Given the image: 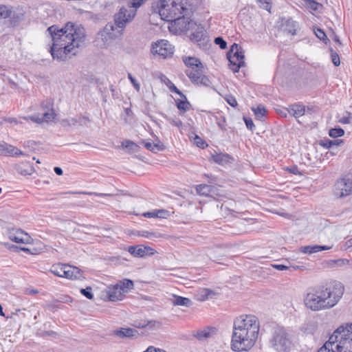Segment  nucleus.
Listing matches in <instances>:
<instances>
[{"label": "nucleus", "mask_w": 352, "mask_h": 352, "mask_svg": "<svg viewBox=\"0 0 352 352\" xmlns=\"http://www.w3.org/2000/svg\"><path fill=\"white\" fill-rule=\"evenodd\" d=\"M270 346L276 352H290L292 346L291 336L283 327L274 329L270 339Z\"/></svg>", "instance_id": "nucleus-5"}, {"label": "nucleus", "mask_w": 352, "mask_h": 352, "mask_svg": "<svg viewBox=\"0 0 352 352\" xmlns=\"http://www.w3.org/2000/svg\"><path fill=\"white\" fill-rule=\"evenodd\" d=\"M352 194V179L342 177L338 179L333 186V195L337 198H344Z\"/></svg>", "instance_id": "nucleus-11"}, {"label": "nucleus", "mask_w": 352, "mask_h": 352, "mask_svg": "<svg viewBox=\"0 0 352 352\" xmlns=\"http://www.w3.org/2000/svg\"><path fill=\"white\" fill-rule=\"evenodd\" d=\"M54 102L52 99H47L42 102L41 107L47 110H53Z\"/></svg>", "instance_id": "nucleus-56"}, {"label": "nucleus", "mask_w": 352, "mask_h": 352, "mask_svg": "<svg viewBox=\"0 0 352 352\" xmlns=\"http://www.w3.org/2000/svg\"><path fill=\"white\" fill-rule=\"evenodd\" d=\"M305 6L313 11H318L323 9V5L316 0H307L305 1Z\"/></svg>", "instance_id": "nucleus-36"}, {"label": "nucleus", "mask_w": 352, "mask_h": 352, "mask_svg": "<svg viewBox=\"0 0 352 352\" xmlns=\"http://www.w3.org/2000/svg\"><path fill=\"white\" fill-rule=\"evenodd\" d=\"M181 14L172 15L167 21H173L174 25L180 32H185L188 30L192 25V21L190 19L191 11L187 8V12L184 13L183 10H179Z\"/></svg>", "instance_id": "nucleus-10"}, {"label": "nucleus", "mask_w": 352, "mask_h": 352, "mask_svg": "<svg viewBox=\"0 0 352 352\" xmlns=\"http://www.w3.org/2000/svg\"><path fill=\"white\" fill-rule=\"evenodd\" d=\"M258 2L260 3V7L266 10L268 12H271L272 8V3L271 0H258Z\"/></svg>", "instance_id": "nucleus-50"}, {"label": "nucleus", "mask_w": 352, "mask_h": 352, "mask_svg": "<svg viewBox=\"0 0 352 352\" xmlns=\"http://www.w3.org/2000/svg\"><path fill=\"white\" fill-rule=\"evenodd\" d=\"M319 294L326 303L327 309L333 307L340 301L344 292L342 283L338 280H330L315 285Z\"/></svg>", "instance_id": "nucleus-4"}, {"label": "nucleus", "mask_w": 352, "mask_h": 352, "mask_svg": "<svg viewBox=\"0 0 352 352\" xmlns=\"http://www.w3.org/2000/svg\"><path fill=\"white\" fill-rule=\"evenodd\" d=\"M45 308L48 311L54 312L58 309H63V306L58 302H56V299H54L52 302L46 303Z\"/></svg>", "instance_id": "nucleus-39"}, {"label": "nucleus", "mask_w": 352, "mask_h": 352, "mask_svg": "<svg viewBox=\"0 0 352 352\" xmlns=\"http://www.w3.org/2000/svg\"><path fill=\"white\" fill-rule=\"evenodd\" d=\"M15 18V12L13 10L12 7L0 5V18L1 19H7V18Z\"/></svg>", "instance_id": "nucleus-28"}, {"label": "nucleus", "mask_w": 352, "mask_h": 352, "mask_svg": "<svg viewBox=\"0 0 352 352\" xmlns=\"http://www.w3.org/2000/svg\"><path fill=\"white\" fill-rule=\"evenodd\" d=\"M194 143L199 148H204L208 146L206 142L197 135L194 138Z\"/></svg>", "instance_id": "nucleus-53"}, {"label": "nucleus", "mask_w": 352, "mask_h": 352, "mask_svg": "<svg viewBox=\"0 0 352 352\" xmlns=\"http://www.w3.org/2000/svg\"><path fill=\"white\" fill-rule=\"evenodd\" d=\"M259 332V322L253 315H242L234 321L231 349L236 352L248 351L255 344Z\"/></svg>", "instance_id": "nucleus-1"}, {"label": "nucleus", "mask_w": 352, "mask_h": 352, "mask_svg": "<svg viewBox=\"0 0 352 352\" xmlns=\"http://www.w3.org/2000/svg\"><path fill=\"white\" fill-rule=\"evenodd\" d=\"M147 0H131L128 3V6L130 8H139L141 7Z\"/></svg>", "instance_id": "nucleus-48"}, {"label": "nucleus", "mask_w": 352, "mask_h": 352, "mask_svg": "<svg viewBox=\"0 0 352 352\" xmlns=\"http://www.w3.org/2000/svg\"><path fill=\"white\" fill-rule=\"evenodd\" d=\"M182 98V100H180V99L175 100L176 107L180 111L186 112L190 109L191 104L188 101L187 98L185 95H184V97H183Z\"/></svg>", "instance_id": "nucleus-30"}, {"label": "nucleus", "mask_w": 352, "mask_h": 352, "mask_svg": "<svg viewBox=\"0 0 352 352\" xmlns=\"http://www.w3.org/2000/svg\"><path fill=\"white\" fill-rule=\"evenodd\" d=\"M183 62L184 64L188 67H190L189 70H196L199 69L201 70L204 69V65L201 60L194 56H183L182 57Z\"/></svg>", "instance_id": "nucleus-20"}, {"label": "nucleus", "mask_w": 352, "mask_h": 352, "mask_svg": "<svg viewBox=\"0 0 352 352\" xmlns=\"http://www.w3.org/2000/svg\"><path fill=\"white\" fill-rule=\"evenodd\" d=\"M113 334L122 338H134L137 337L138 335V331L135 329L127 327L115 330L113 331Z\"/></svg>", "instance_id": "nucleus-23"}, {"label": "nucleus", "mask_w": 352, "mask_h": 352, "mask_svg": "<svg viewBox=\"0 0 352 352\" xmlns=\"http://www.w3.org/2000/svg\"><path fill=\"white\" fill-rule=\"evenodd\" d=\"M190 40L196 43L200 48L206 50L209 43V36L204 28L198 26L197 30L190 35Z\"/></svg>", "instance_id": "nucleus-14"}, {"label": "nucleus", "mask_w": 352, "mask_h": 352, "mask_svg": "<svg viewBox=\"0 0 352 352\" xmlns=\"http://www.w3.org/2000/svg\"><path fill=\"white\" fill-rule=\"evenodd\" d=\"M128 78L133 85V87L136 89V91H139L140 89V85L137 81V80L130 73L128 74Z\"/></svg>", "instance_id": "nucleus-59"}, {"label": "nucleus", "mask_w": 352, "mask_h": 352, "mask_svg": "<svg viewBox=\"0 0 352 352\" xmlns=\"http://www.w3.org/2000/svg\"><path fill=\"white\" fill-rule=\"evenodd\" d=\"M319 144L325 148H330L333 146V140L327 138L323 139L320 141Z\"/></svg>", "instance_id": "nucleus-61"}, {"label": "nucleus", "mask_w": 352, "mask_h": 352, "mask_svg": "<svg viewBox=\"0 0 352 352\" xmlns=\"http://www.w3.org/2000/svg\"><path fill=\"white\" fill-rule=\"evenodd\" d=\"M318 352H352V322L338 327Z\"/></svg>", "instance_id": "nucleus-2"}, {"label": "nucleus", "mask_w": 352, "mask_h": 352, "mask_svg": "<svg viewBox=\"0 0 352 352\" xmlns=\"http://www.w3.org/2000/svg\"><path fill=\"white\" fill-rule=\"evenodd\" d=\"M214 43L219 46L221 50L227 48V42L221 36H217L214 38Z\"/></svg>", "instance_id": "nucleus-51"}, {"label": "nucleus", "mask_w": 352, "mask_h": 352, "mask_svg": "<svg viewBox=\"0 0 352 352\" xmlns=\"http://www.w3.org/2000/svg\"><path fill=\"white\" fill-rule=\"evenodd\" d=\"M43 250V244L38 239H36L33 243L23 246V252L28 254L37 255L41 254Z\"/></svg>", "instance_id": "nucleus-18"}, {"label": "nucleus", "mask_w": 352, "mask_h": 352, "mask_svg": "<svg viewBox=\"0 0 352 352\" xmlns=\"http://www.w3.org/2000/svg\"><path fill=\"white\" fill-rule=\"evenodd\" d=\"M153 146L154 147L155 153L158 151H163L165 150L166 146L160 140L158 137H156L155 139V142H153Z\"/></svg>", "instance_id": "nucleus-45"}, {"label": "nucleus", "mask_w": 352, "mask_h": 352, "mask_svg": "<svg viewBox=\"0 0 352 352\" xmlns=\"http://www.w3.org/2000/svg\"><path fill=\"white\" fill-rule=\"evenodd\" d=\"M36 239H32L26 232L23 230V245L33 243Z\"/></svg>", "instance_id": "nucleus-63"}, {"label": "nucleus", "mask_w": 352, "mask_h": 352, "mask_svg": "<svg viewBox=\"0 0 352 352\" xmlns=\"http://www.w3.org/2000/svg\"><path fill=\"white\" fill-rule=\"evenodd\" d=\"M283 20L285 21L283 23V26L284 27L285 31L287 32L292 35L296 34L298 23L294 21L292 18L283 19Z\"/></svg>", "instance_id": "nucleus-26"}, {"label": "nucleus", "mask_w": 352, "mask_h": 352, "mask_svg": "<svg viewBox=\"0 0 352 352\" xmlns=\"http://www.w3.org/2000/svg\"><path fill=\"white\" fill-rule=\"evenodd\" d=\"M212 159L215 163L222 166L231 164L234 161V159L232 155L222 153L213 154L212 155Z\"/></svg>", "instance_id": "nucleus-21"}, {"label": "nucleus", "mask_w": 352, "mask_h": 352, "mask_svg": "<svg viewBox=\"0 0 352 352\" xmlns=\"http://www.w3.org/2000/svg\"><path fill=\"white\" fill-rule=\"evenodd\" d=\"M225 100L232 107H236L238 104L235 97L232 95H227Z\"/></svg>", "instance_id": "nucleus-60"}, {"label": "nucleus", "mask_w": 352, "mask_h": 352, "mask_svg": "<svg viewBox=\"0 0 352 352\" xmlns=\"http://www.w3.org/2000/svg\"><path fill=\"white\" fill-rule=\"evenodd\" d=\"M66 264L57 263L52 266L50 272L58 277L65 278Z\"/></svg>", "instance_id": "nucleus-27"}, {"label": "nucleus", "mask_w": 352, "mask_h": 352, "mask_svg": "<svg viewBox=\"0 0 352 352\" xmlns=\"http://www.w3.org/2000/svg\"><path fill=\"white\" fill-rule=\"evenodd\" d=\"M80 294L86 297L89 300H92L94 298V294L92 293V288L91 287H87L86 288H82L80 291Z\"/></svg>", "instance_id": "nucleus-47"}, {"label": "nucleus", "mask_w": 352, "mask_h": 352, "mask_svg": "<svg viewBox=\"0 0 352 352\" xmlns=\"http://www.w3.org/2000/svg\"><path fill=\"white\" fill-rule=\"evenodd\" d=\"M128 10L124 6H122L118 12L116 13L113 16L114 23L117 28L123 30L126 24L132 21L136 14V11H131L128 13Z\"/></svg>", "instance_id": "nucleus-12"}, {"label": "nucleus", "mask_w": 352, "mask_h": 352, "mask_svg": "<svg viewBox=\"0 0 352 352\" xmlns=\"http://www.w3.org/2000/svg\"><path fill=\"white\" fill-rule=\"evenodd\" d=\"M173 304L174 305L185 306L187 307H190L192 305V300L186 297L180 296L173 295Z\"/></svg>", "instance_id": "nucleus-29"}, {"label": "nucleus", "mask_w": 352, "mask_h": 352, "mask_svg": "<svg viewBox=\"0 0 352 352\" xmlns=\"http://www.w3.org/2000/svg\"><path fill=\"white\" fill-rule=\"evenodd\" d=\"M314 32L318 38L322 41L324 44L330 42L324 31L320 28L314 27Z\"/></svg>", "instance_id": "nucleus-34"}, {"label": "nucleus", "mask_w": 352, "mask_h": 352, "mask_svg": "<svg viewBox=\"0 0 352 352\" xmlns=\"http://www.w3.org/2000/svg\"><path fill=\"white\" fill-rule=\"evenodd\" d=\"M56 302L59 303H67L69 304L73 302V298L68 295H60L58 298H56Z\"/></svg>", "instance_id": "nucleus-49"}, {"label": "nucleus", "mask_w": 352, "mask_h": 352, "mask_svg": "<svg viewBox=\"0 0 352 352\" xmlns=\"http://www.w3.org/2000/svg\"><path fill=\"white\" fill-rule=\"evenodd\" d=\"M197 194L205 197H209L210 185L208 184H199L195 187Z\"/></svg>", "instance_id": "nucleus-35"}, {"label": "nucleus", "mask_w": 352, "mask_h": 352, "mask_svg": "<svg viewBox=\"0 0 352 352\" xmlns=\"http://www.w3.org/2000/svg\"><path fill=\"white\" fill-rule=\"evenodd\" d=\"M179 10L187 12L186 2L184 0H162L160 5V15L166 14V17L181 14Z\"/></svg>", "instance_id": "nucleus-8"}, {"label": "nucleus", "mask_w": 352, "mask_h": 352, "mask_svg": "<svg viewBox=\"0 0 352 352\" xmlns=\"http://www.w3.org/2000/svg\"><path fill=\"white\" fill-rule=\"evenodd\" d=\"M34 171L32 163L26 159L23 160V175H31Z\"/></svg>", "instance_id": "nucleus-40"}, {"label": "nucleus", "mask_w": 352, "mask_h": 352, "mask_svg": "<svg viewBox=\"0 0 352 352\" xmlns=\"http://www.w3.org/2000/svg\"><path fill=\"white\" fill-rule=\"evenodd\" d=\"M127 251L134 257L143 258L145 256L155 254L156 251L149 246L144 245H131L126 248Z\"/></svg>", "instance_id": "nucleus-16"}, {"label": "nucleus", "mask_w": 352, "mask_h": 352, "mask_svg": "<svg viewBox=\"0 0 352 352\" xmlns=\"http://www.w3.org/2000/svg\"><path fill=\"white\" fill-rule=\"evenodd\" d=\"M286 171L289 173L296 175H302V173L299 170L298 167L296 165H292L289 167H286L285 169Z\"/></svg>", "instance_id": "nucleus-55"}, {"label": "nucleus", "mask_w": 352, "mask_h": 352, "mask_svg": "<svg viewBox=\"0 0 352 352\" xmlns=\"http://www.w3.org/2000/svg\"><path fill=\"white\" fill-rule=\"evenodd\" d=\"M52 37V45L50 46L49 52L53 59L58 61L65 60L67 58H70L72 56H75L77 50L72 47L67 42L60 36L63 33L62 30H59V26L52 25L47 29Z\"/></svg>", "instance_id": "nucleus-3"}, {"label": "nucleus", "mask_w": 352, "mask_h": 352, "mask_svg": "<svg viewBox=\"0 0 352 352\" xmlns=\"http://www.w3.org/2000/svg\"><path fill=\"white\" fill-rule=\"evenodd\" d=\"M124 296V293L118 284L115 285L112 288H109L108 291V298L110 301L122 300Z\"/></svg>", "instance_id": "nucleus-19"}, {"label": "nucleus", "mask_w": 352, "mask_h": 352, "mask_svg": "<svg viewBox=\"0 0 352 352\" xmlns=\"http://www.w3.org/2000/svg\"><path fill=\"white\" fill-rule=\"evenodd\" d=\"M287 111L291 116L298 118L305 114V107L303 104L295 103L287 108Z\"/></svg>", "instance_id": "nucleus-24"}, {"label": "nucleus", "mask_w": 352, "mask_h": 352, "mask_svg": "<svg viewBox=\"0 0 352 352\" xmlns=\"http://www.w3.org/2000/svg\"><path fill=\"white\" fill-rule=\"evenodd\" d=\"M329 50L333 64L336 67H338L340 65V60L338 54L332 47H330Z\"/></svg>", "instance_id": "nucleus-44"}, {"label": "nucleus", "mask_w": 352, "mask_h": 352, "mask_svg": "<svg viewBox=\"0 0 352 352\" xmlns=\"http://www.w3.org/2000/svg\"><path fill=\"white\" fill-rule=\"evenodd\" d=\"M252 110L254 111L256 118L262 120L263 118L266 116L267 111L264 105L260 104L256 108L252 107Z\"/></svg>", "instance_id": "nucleus-33"}, {"label": "nucleus", "mask_w": 352, "mask_h": 352, "mask_svg": "<svg viewBox=\"0 0 352 352\" xmlns=\"http://www.w3.org/2000/svg\"><path fill=\"white\" fill-rule=\"evenodd\" d=\"M318 325L316 322H309L305 324L303 327V331L306 334L313 335L317 330Z\"/></svg>", "instance_id": "nucleus-38"}, {"label": "nucleus", "mask_w": 352, "mask_h": 352, "mask_svg": "<svg viewBox=\"0 0 352 352\" xmlns=\"http://www.w3.org/2000/svg\"><path fill=\"white\" fill-rule=\"evenodd\" d=\"M243 119L246 125V127L249 130L253 131L255 128V126H254L252 119L251 118H248L246 116H243Z\"/></svg>", "instance_id": "nucleus-54"}, {"label": "nucleus", "mask_w": 352, "mask_h": 352, "mask_svg": "<svg viewBox=\"0 0 352 352\" xmlns=\"http://www.w3.org/2000/svg\"><path fill=\"white\" fill-rule=\"evenodd\" d=\"M151 52L166 58L173 54L174 48L167 41L160 40V41L152 44Z\"/></svg>", "instance_id": "nucleus-13"}, {"label": "nucleus", "mask_w": 352, "mask_h": 352, "mask_svg": "<svg viewBox=\"0 0 352 352\" xmlns=\"http://www.w3.org/2000/svg\"><path fill=\"white\" fill-rule=\"evenodd\" d=\"M222 195L219 192V189L217 187L214 186L210 185V197H212L214 199H217L216 197H221Z\"/></svg>", "instance_id": "nucleus-52"}, {"label": "nucleus", "mask_w": 352, "mask_h": 352, "mask_svg": "<svg viewBox=\"0 0 352 352\" xmlns=\"http://www.w3.org/2000/svg\"><path fill=\"white\" fill-rule=\"evenodd\" d=\"M59 30H63L60 36L65 42H67L75 50L80 46V44L85 41V34L83 28L78 27L72 22H67Z\"/></svg>", "instance_id": "nucleus-6"}, {"label": "nucleus", "mask_w": 352, "mask_h": 352, "mask_svg": "<svg viewBox=\"0 0 352 352\" xmlns=\"http://www.w3.org/2000/svg\"><path fill=\"white\" fill-rule=\"evenodd\" d=\"M312 246L313 253L318 252L323 250H329L331 248V246L328 245H314Z\"/></svg>", "instance_id": "nucleus-58"}, {"label": "nucleus", "mask_w": 352, "mask_h": 352, "mask_svg": "<svg viewBox=\"0 0 352 352\" xmlns=\"http://www.w3.org/2000/svg\"><path fill=\"white\" fill-rule=\"evenodd\" d=\"M185 73L192 82L205 87H210L211 81L208 76L203 75V69L199 71V69L186 70Z\"/></svg>", "instance_id": "nucleus-15"}, {"label": "nucleus", "mask_w": 352, "mask_h": 352, "mask_svg": "<svg viewBox=\"0 0 352 352\" xmlns=\"http://www.w3.org/2000/svg\"><path fill=\"white\" fill-rule=\"evenodd\" d=\"M344 135V131L341 127L332 128L329 131V135L333 138L342 137Z\"/></svg>", "instance_id": "nucleus-41"}, {"label": "nucleus", "mask_w": 352, "mask_h": 352, "mask_svg": "<svg viewBox=\"0 0 352 352\" xmlns=\"http://www.w3.org/2000/svg\"><path fill=\"white\" fill-rule=\"evenodd\" d=\"M65 272L66 278L80 279L82 278V272L77 267L66 264V270Z\"/></svg>", "instance_id": "nucleus-22"}, {"label": "nucleus", "mask_w": 352, "mask_h": 352, "mask_svg": "<svg viewBox=\"0 0 352 352\" xmlns=\"http://www.w3.org/2000/svg\"><path fill=\"white\" fill-rule=\"evenodd\" d=\"M226 56L229 61V68L234 73L238 72L241 67L245 66L244 51L237 43H234L231 45Z\"/></svg>", "instance_id": "nucleus-7"}, {"label": "nucleus", "mask_w": 352, "mask_h": 352, "mask_svg": "<svg viewBox=\"0 0 352 352\" xmlns=\"http://www.w3.org/2000/svg\"><path fill=\"white\" fill-rule=\"evenodd\" d=\"M161 115L164 118H165L168 122H169L173 126H177V127H180L181 126H182V122L179 118L173 119V118H171L167 116L164 113H161Z\"/></svg>", "instance_id": "nucleus-46"}, {"label": "nucleus", "mask_w": 352, "mask_h": 352, "mask_svg": "<svg viewBox=\"0 0 352 352\" xmlns=\"http://www.w3.org/2000/svg\"><path fill=\"white\" fill-rule=\"evenodd\" d=\"M162 81L164 82L171 92L178 94L181 98L184 97V94L166 76H162Z\"/></svg>", "instance_id": "nucleus-31"}, {"label": "nucleus", "mask_w": 352, "mask_h": 352, "mask_svg": "<svg viewBox=\"0 0 352 352\" xmlns=\"http://www.w3.org/2000/svg\"><path fill=\"white\" fill-rule=\"evenodd\" d=\"M118 284L122 289L124 293L127 292L129 289H133L134 287L133 281L127 278L124 279L122 281H120V283Z\"/></svg>", "instance_id": "nucleus-37"}, {"label": "nucleus", "mask_w": 352, "mask_h": 352, "mask_svg": "<svg viewBox=\"0 0 352 352\" xmlns=\"http://www.w3.org/2000/svg\"><path fill=\"white\" fill-rule=\"evenodd\" d=\"M217 120V124L219 126V128L221 130L226 131V120L225 117L221 116L220 118L216 117Z\"/></svg>", "instance_id": "nucleus-57"}, {"label": "nucleus", "mask_w": 352, "mask_h": 352, "mask_svg": "<svg viewBox=\"0 0 352 352\" xmlns=\"http://www.w3.org/2000/svg\"><path fill=\"white\" fill-rule=\"evenodd\" d=\"M50 111L51 112L47 111L43 113V120L48 122L54 118L55 113L54 109Z\"/></svg>", "instance_id": "nucleus-62"}, {"label": "nucleus", "mask_w": 352, "mask_h": 352, "mask_svg": "<svg viewBox=\"0 0 352 352\" xmlns=\"http://www.w3.org/2000/svg\"><path fill=\"white\" fill-rule=\"evenodd\" d=\"M0 149L4 151L6 154L11 156L19 155L22 153L19 148L8 144L0 145Z\"/></svg>", "instance_id": "nucleus-32"}, {"label": "nucleus", "mask_w": 352, "mask_h": 352, "mask_svg": "<svg viewBox=\"0 0 352 352\" xmlns=\"http://www.w3.org/2000/svg\"><path fill=\"white\" fill-rule=\"evenodd\" d=\"M122 146L133 152L138 151L140 148V146L136 143L129 140L122 142Z\"/></svg>", "instance_id": "nucleus-43"}, {"label": "nucleus", "mask_w": 352, "mask_h": 352, "mask_svg": "<svg viewBox=\"0 0 352 352\" xmlns=\"http://www.w3.org/2000/svg\"><path fill=\"white\" fill-rule=\"evenodd\" d=\"M217 332V329L214 327L208 326L203 329H199L193 332V336L199 341H205L214 336Z\"/></svg>", "instance_id": "nucleus-17"}, {"label": "nucleus", "mask_w": 352, "mask_h": 352, "mask_svg": "<svg viewBox=\"0 0 352 352\" xmlns=\"http://www.w3.org/2000/svg\"><path fill=\"white\" fill-rule=\"evenodd\" d=\"M161 325V322L159 321L151 320H140L135 321L133 326L136 328L144 329L148 328L149 329H154Z\"/></svg>", "instance_id": "nucleus-25"}, {"label": "nucleus", "mask_w": 352, "mask_h": 352, "mask_svg": "<svg viewBox=\"0 0 352 352\" xmlns=\"http://www.w3.org/2000/svg\"><path fill=\"white\" fill-rule=\"evenodd\" d=\"M90 122V120L87 116H80L78 118V124L80 126H87V124Z\"/></svg>", "instance_id": "nucleus-64"}, {"label": "nucleus", "mask_w": 352, "mask_h": 352, "mask_svg": "<svg viewBox=\"0 0 352 352\" xmlns=\"http://www.w3.org/2000/svg\"><path fill=\"white\" fill-rule=\"evenodd\" d=\"M304 300L306 307L311 311H317L327 309L322 298L317 294V289L315 286L308 289Z\"/></svg>", "instance_id": "nucleus-9"}, {"label": "nucleus", "mask_w": 352, "mask_h": 352, "mask_svg": "<svg viewBox=\"0 0 352 352\" xmlns=\"http://www.w3.org/2000/svg\"><path fill=\"white\" fill-rule=\"evenodd\" d=\"M14 230H12V231H10L9 232V239L13 241H15L16 243H22V231L18 230L16 233L14 232Z\"/></svg>", "instance_id": "nucleus-42"}]
</instances>
